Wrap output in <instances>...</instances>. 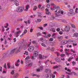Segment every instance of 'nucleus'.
<instances>
[{
    "mask_svg": "<svg viewBox=\"0 0 78 78\" xmlns=\"http://www.w3.org/2000/svg\"><path fill=\"white\" fill-rule=\"evenodd\" d=\"M23 41H21L18 44L19 45H22L23 44Z\"/></svg>",
    "mask_w": 78,
    "mask_h": 78,
    "instance_id": "obj_25",
    "label": "nucleus"
},
{
    "mask_svg": "<svg viewBox=\"0 0 78 78\" xmlns=\"http://www.w3.org/2000/svg\"><path fill=\"white\" fill-rule=\"evenodd\" d=\"M44 9H45V8H44V7L42 6L41 7V10L42 11L43 10H44Z\"/></svg>",
    "mask_w": 78,
    "mask_h": 78,
    "instance_id": "obj_37",
    "label": "nucleus"
},
{
    "mask_svg": "<svg viewBox=\"0 0 78 78\" xmlns=\"http://www.w3.org/2000/svg\"><path fill=\"white\" fill-rule=\"evenodd\" d=\"M22 7H18L17 9V12H21L23 11V8Z\"/></svg>",
    "mask_w": 78,
    "mask_h": 78,
    "instance_id": "obj_4",
    "label": "nucleus"
},
{
    "mask_svg": "<svg viewBox=\"0 0 78 78\" xmlns=\"http://www.w3.org/2000/svg\"><path fill=\"white\" fill-rule=\"evenodd\" d=\"M41 45L42 46H43V47H46V45H45V44H44V43H42L41 44Z\"/></svg>",
    "mask_w": 78,
    "mask_h": 78,
    "instance_id": "obj_41",
    "label": "nucleus"
},
{
    "mask_svg": "<svg viewBox=\"0 0 78 78\" xmlns=\"http://www.w3.org/2000/svg\"><path fill=\"white\" fill-rule=\"evenodd\" d=\"M2 31H5V30H4V27H3V26H2Z\"/></svg>",
    "mask_w": 78,
    "mask_h": 78,
    "instance_id": "obj_60",
    "label": "nucleus"
},
{
    "mask_svg": "<svg viewBox=\"0 0 78 78\" xmlns=\"http://www.w3.org/2000/svg\"><path fill=\"white\" fill-rule=\"evenodd\" d=\"M74 36H75V37H77L78 36V34L77 33H75L74 34Z\"/></svg>",
    "mask_w": 78,
    "mask_h": 78,
    "instance_id": "obj_28",
    "label": "nucleus"
},
{
    "mask_svg": "<svg viewBox=\"0 0 78 78\" xmlns=\"http://www.w3.org/2000/svg\"><path fill=\"white\" fill-rule=\"evenodd\" d=\"M49 41H50L51 42V41H53V38H50L49 40Z\"/></svg>",
    "mask_w": 78,
    "mask_h": 78,
    "instance_id": "obj_46",
    "label": "nucleus"
},
{
    "mask_svg": "<svg viewBox=\"0 0 78 78\" xmlns=\"http://www.w3.org/2000/svg\"><path fill=\"white\" fill-rule=\"evenodd\" d=\"M37 34L38 36H41V34L40 33H37Z\"/></svg>",
    "mask_w": 78,
    "mask_h": 78,
    "instance_id": "obj_40",
    "label": "nucleus"
},
{
    "mask_svg": "<svg viewBox=\"0 0 78 78\" xmlns=\"http://www.w3.org/2000/svg\"><path fill=\"white\" fill-rule=\"evenodd\" d=\"M15 5H16V6H17L19 5V2H18V1H15Z\"/></svg>",
    "mask_w": 78,
    "mask_h": 78,
    "instance_id": "obj_16",
    "label": "nucleus"
},
{
    "mask_svg": "<svg viewBox=\"0 0 78 78\" xmlns=\"http://www.w3.org/2000/svg\"><path fill=\"white\" fill-rule=\"evenodd\" d=\"M36 9H37V7L36 6H34L33 9V10L36 11Z\"/></svg>",
    "mask_w": 78,
    "mask_h": 78,
    "instance_id": "obj_31",
    "label": "nucleus"
},
{
    "mask_svg": "<svg viewBox=\"0 0 78 78\" xmlns=\"http://www.w3.org/2000/svg\"><path fill=\"white\" fill-rule=\"evenodd\" d=\"M16 49L15 48L14 49L11 50L10 51V55H12V54H13L14 53L16 50Z\"/></svg>",
    "mask_w": 78,
    "mask_h": 78,
    "instance_id": "obj_9",
    "label": "nucleus"
},
{
    "mask_svg": "<svg viewBox=\"0 0 78 78\" xmlns=\"http://www.w3.org/2000/svg\"><path fill=\"white\" fill-rule=\"evenodd\" d=\"M78 10V9L76 8V9L75 12L76 13V14L78 13V11H77Z\"/></svg>",
    "mask_w": 78,
    "mask_h": 78,
    "instance_id": "obj_48",
    "label": "nucleus"
},
{
    "mask_svg": "<svg viewBox=\"0 0 78 78\" xmlns=\"http://www.w3.org/2000/svg\"><path fill=\"white\" fill-rule=\"evenodd\" d=\"M4 67L5 69H6V63H5V65H4Z\"/></svg>",
    "mask_w": 78,
    "mask_h": 78,
    "instance_id": "obj_53",
    "label": "nucleus"
},
{
    "mask_svg": "<svg viewBox=\"0 0 78 78\" xmlns=\"http://www.w3.org/2000/svg\"><path fill=\"white\" fill-rule=\"evenodd\" d=\"M10 65V64L9 63H7V66H8V68H9V69L10 68V69H13L14 68V66H10V65Z\"/></svg>",
    "mask_w": 78,
    "mask_h": 78,
    "instance_id": "obj_11",
    "label": "nucleus"
},
{
    "mask_svg": "<svg viewBox=\"0 0 78 78\" xmlns=\"http://www.w3.org/2000/svg\"><path fill=\"white\" fill-rule=\"evenodd\" d=\"M53 7V9H56V5H54Z\"/></svg>",
    "mask_w": 78,
    "mask_h": 78,
    "instance_id": "obj_58",
    "label": "nucleus"
},
{
    "mask_svg": "<svg viewBox=\"0 0 78 78\" xmlns=\"http://www.w3.org/2000/svg\"><path fill=\"white\" fill-rule=\"evenodd\" d=\"M44 38H48V36L47 35H45L44 36Z\"/></svg>",
    "mask_w": 78,
    "mask_h": 78,
    "instance_id": "obj_51",
    "label": "nucleus"
},
{
    "mask_svg": "<svg viewBox=\"0 0 78 78\" xmlns=\"http://www.w3.org/2000/svg\"><path fill=\"white\" fill-rule=\"evenodd\" d=\"M27 32H28V30H27V29H25L24 31L23 34H26V33H27Z\"/></svg>",
    "mask_w": 78,
    "mask_h": 78,
    "instance_id": "obj_26",
    "label": "nucleus"
},
{
    "mask_svg": "<svg viewBox=\"0 0 78 78\" xmlns=\"http://www.w3.org/2000/svg\"><path fill=\"white\" fill-rule=\"evenodd\" d=\"M62 21L63 23H65V22H66V20L64 19H62Z\"/></svg>",
    "mask_w": 78,
    "mask_h": 78,
    "instance_id": "obj_35",
    "label": "nucleus"
},
{
    "mask_svg": "<svg viewBox=\"0 0 78 78\" xmlns=\"http://www.w3.org/2000/svg\"><path fill=\"white\" fill-rule=\"evenodd\" d=\"M60 56H61V57H64V56H65V54H62L60 55Z\"/></svg>",
    "mask_w": 78,
    "mask_h": 78,
    "instance_id": "obj_44",
    "label": "nucleus"
},
{
    "mask_svg": "<svg viewBox=\"0 0 78 78\" xmlns=\"http://www.w3.org/2000/svg\"><path fill=\"white\" fill-rule=\"evenodd\" d=\"M15 34L16 37H18V36H19V34H16V33H15Z\"/></svg>",
    "mask_w": 78,
    "mask_h": 78,
    "instance_id": "obj_54",
    "label": "nucleus"
},
{
    "mask_svg": "<svg viewBox=\"0 0 78 78\" xmlns=\"http://www.w3.org/2000/svg\"><path fill=\"white\" fill-rule=\"evenodd\" d=\"M20 32H21V31L19 30V31H17L16 34H19V33H20Z\"/></svg>",
    "mask_w": 78,
    "mask_h": 78,
    "instance_id": "obj_61",
    "label": "nucleus"
},
{
    "mask_svg": "<svg viewBox=\"0 0 78 78\" xmlns=\"http://www.w3.org/2000/svg\"><path fill=\"white\" fill-rule=\"evenodd\" d=\"M37 76V77H38V78H39V77H40V76L39 75H37V74H33V76Z\"/></svg>",
    "mask_w": 78,
    "mask_h": 78,
    "instance_id": "obj_24",
    "label": "nucleus"
},
{
    "mask_svg": "<svg viewBox=\"0 0 78 78\" xmlns=\"http://www.w3.org/2000/svg\"><path fill=\"white\" fill-rule=\"evenodd\" d=\"M55 77V75H54V74H53L52 75V78H54Z\"/></svg>",
    "mask_w": 78,
    "mask_h": 78,
    "instance_id": "obj_63",
    "label": "nucleus"
},
{
    "mask_svg": "<svg viewBox=\"0 0 78 78\" xmlns=\"http://www.w3.org/2000/svg\"><path fill=\"white\" fill-rule=\"evenodd\" d=\"M29 5H27L26 6V9H25V11H27L28 10V8H29Z\"/></svg>",
    "mask_w": 78,
    "mask_h": 78,
    "instance_id": "obj_21",
    "label": "nucleus"
},
{
    "mask_svg": "<svg viewBox=\"0 0 78 78\" xmlns=\"http://www.w3.org/2000/svg\"><path fill=\"white\" fill-rule=\"evenodd\" d=\"M29 59H30V56L27 57L25 58V64H27V63H29V62H31V60H29Z\"/></svg>",
    "mask_w": 78,
    "mask_h": 78,
    "instance_id": "obj_3",
    "label": "nucleus"
},
{
    "mask_svg": "<svg viewBox=\"0 0 78 78\" xmlns=\"http://www.w3.org/2000/svg\"><path fill=\"white\" fill-rule=\"evenodd\" d=\"M56 43V41H55L52 42V44H55Z\"/></svg>",
    "mask_w": 78,
    "mask_h": 78,
    "instance_id": "obj_57",
    "label": "nucleus"
},
{
    "mask_svg": "<svg viewBox=\"0 0 78 78\" xmlns=\"http://www.w3.org/2000/svg\"><path fill=\"white\" fill-rule=\"evenodd\" d=\"M56 61L57 62L60 63L61 62V59L59 58H57L55 59Z\"/></svg>",
    "mask_w": 78,
    "mask_h": 78,
    "instance_id": "obj_13",
    "label": "nucleus"
},
{
    "mask_svg": "<svg viewBox=\"0 0 78 78\" xmlns=\"http://www.w3.org/2000/svg\"><path fill=\"white\" fill-rule=\"evenodd\" d=\"M46 78H51V72L48 73L46 75Z\"/></svg>",
    "mask_w": 78,
    "mask_h": 78,
    "instance_id": "obj_7",
    "label": "nucleus"
},
{
    "mask_svg": "<svg viewBox=\"0 0 78 78\" xmlns=\"http://www.w3.org/2000/svg\"><path fill=\"white\" fill-rule=\"evenodd\" d=\"M24 55H28V53L27 51H25V53H24Z\"/></svg>",
    "mask_w": 78,
    "mask_h": 78,
    "instance_id": "obj_38",
    "label": "nucleus"
},
{
    "mask_svg": "<svg viewBox=\"0 0 78 78\" xmlns=\"http://www.w3.org/2000/svg\"><path fill=\"white\" fill-rule=\"evenodd\" d=\"M72 63L73 64V66H75V64H76V63L74 61H73V62H72Z\"/></svg>",
    "mask_w": 78,
    "mask_h": 78,
    "instance_id": "obj_45",
    "label": "nucleus"
},
{
    "mask_svg": "<svg viewBox=\"0 0 78 78\" xmlns=\"http://www.w3.org/2000/svg\"><path fill=\"white\" fill-rule=\"evenodd\" d=\"M72 73H73L74 74V75H75V76H77L78 75L76 74V73L73 72Z\"/></svg>",
    "mask_w": 78,
    "mask_h": 78,
    "instance_id": "obj_33",
    "label": "nucleus"
},
{
    "mask_svg": "<svg viewBox=\"0 0 78 78\" xmlns=\"http://www.w3.org/2000/svg\"><path fill=\"white\" fill-rule=\"evenodd\" d=\"M21 47H22V46H20L19 47V48L17 50V51H16V52H15L16 53H19V52H20V48H21Z\"/></svg>",
    "mask_w": 78,
    "mask_h": 78,
    "instance_id": "obj_15",
    "label": "nucleus"
},
{
    "mask_svg": "<svg viewBox=\"0 0 78 78\" xmlns=\"http://www.w3.org/2000/svg\"><path fill=\"white\" fill-rule=\"evenodd\" d=\"M5 43L4 44L6 45V44H7V43H8V41H7L6 40H5Z\"/></svg>",
    "mask_w": 78,
    "mask_h": 78,
    "instance_id": "obj_56",
    "label": "nucleus"
},
{
    "mask_svg": "<svg viewBox=\"0 0 78 78\" xmlns=\"http://www.w3.org/2000/svg\"><path fill=\"white\" fill-rule=\"evenodd\" d=\"M0 72H2V67L0 66Z\"/></svg>",
    "mask_w": 78,
    "mask_h": 78,
    "instance_id": "obj_62",
    "label": "nucleus"
},
{
    "mask_svg": "<svg viewBox=\"0 0 78 78\" xmlns=\"http://www.w3.org/2000/svg\"><path fill=\"white\" fill-rule=\"evenodd\" d=\"M37 22H41V20L40 19H37V21H36V23H37Z\"/></svg>",
    "mask_w": 78,
    "mask_h": 78,
    "instance_id": "obj_29",
    "label": "nucleus"
},
{
    "mask_svg": "<svg viewBox=\"0 0 78 78\" xmlns=\"http://www.w3.org/2000/svg\"><path fill=\"white\" fill-rule=\"evenodd\" d=\"M56 9L57 10L55 11V17H58L59 16H61V14H64V12L62 11V10H59L60 9V8H59V6H57L56 7ZM57 10H59L58 12H57Z\"/></svg>",
    "mask_w": 78,
    "mask_h": 78,
    "instance_id": "obj_1",
    "label": "nucleus"
},
{
    "mask_svg": "<svg viewBox=\"0 0 78 78\" xmlns=\"http://www.w3.org/2000/svg\"><path fill=\"white\" fill-rule=\"evenodd\" d=\"M34 50V48L33 46H30L28 49V51L30 52L33 51Z\"/></svg>",
    "mask_w": 78,
    "mask_h": 78,
    "instance_id": "obj_5",
    "label": "nucleus"
},
{
    "mask_svg": "<svg viewBox=\"0 0 78 78\" xmlns=\"http://www.w3.org/2000/svg\"><path fill=\"white\" fill-rule=\"evenodd\" d=\"M41 71V69L40 68L38 69H37V72H40Z\"/></svg>",
    "mask_w": 78,
    "mask_h": 78,
    "instance_id": "obj_55",
    "label": "nucleus"
},
{
    "mask_svg": "<svg viewBox=\"0 0 78 78\" xmlns=\"http://www.w3.org/2000/svg\"><path fill=\"white\" fill-rule=\"evenodd\" d=\"M49 72V73H50V72H51V70L50 69H46L45 70V72H46V73H47V72Z\"/></svg>",
    "mask_w": 78,
    "mask_h": 78,
    "instance_id": "obj_19",
    "label": "nucleus"
},
{
    "mask_svg": "<svg viewBox=\"0 0 78 78\" xmlns=\"http://www.w3.org/2000/svg\"><path fill=\"white\" fill-rule=\"evenodd\" d=\"M60 28H58L56 29V31H58V32H59V31H60Z\"/></svg>",
    "mask_w": 78,
    "mask_h": 78,
    "instance_id": "obj_47",
    "label": "nucleus"
},
{
    "mask_svg": "<svg viewBox=\"0 0 78 78\" xmlns=\"http://www.w3.org/2000/svg\"><path fill=\"white\" fill-rule=\"evenodd\" d=\"M19 64L17 63H16V66H19Z\"/></svg>",
    "mask_w": 78,
    "mask_h": 78,
    "instance_id": "obj_64",
    "label": "nucleus"
},
{
    "mask_svg": "<svg viewBox=\"0 0 78 78\" xmlns=\"http://www.w3.org/2000/svg\"><path fill=\"white\" fill-rule=\"evenodd\" d=\"M19 76V74L18 73L15 74L14 75L15 78H17Z\"/></svg>",
    "mask_w": 78,
    "mask_h": 78,
    "instance_id": "obj_17",
    "label": "nucleus"
},
{
    "mask_svg": "<svg viewBox=\"0 0 78 78\" xmlns=\"http://www.w3.org/2000/svg\"><path fill=\"white\" fill-rule=\"evenodd\" d=\"M67 43V40H63L62 41H61V45H63L65 44H66Z\"/></svg>",
    "mask_w": 78,
    "mask_h": 78,
    "instance_id": "obj_6",
    "label": "nucleus"
},
{
    "mask_svg": "<svg viewBox=\"0 0 78 78\" xmlns=\"http://www.w3.org/2000/svg\"><path fill=\"white\" fill-rule=\"evenodd\" d=\"M66 74H67L68 75H72L73 74H72V73H69L67 72H66Z\"/></svg>",
    "mask_w": 78,
    "mask_h": 78,
    "instance_id": "obj_27",
    "label": "nucleus"
},
{
    "mask_svg": "<svg viewBox=\"0 0 78 78\" xmlns=\"http://www.w3.org/2000/svg\"><path fill=\"white\" fill-rule=\"evenodd\" d=\"M32 43L33 44H36L37 43H36V41H34L32 42Z\"/></svg>",
    "mask_w": 78,
    "mask_h": 78,
    "instance_id": "obj_39",
    "label": "nucleus"
},
{
    "mask_svg": "<svg viewBox=\"0 0 78 78\" xmlns=\"http://www.w3.org/2000/svg\"><path fill=\"white\" fill-rule=\"evenodd\" d=\"M9 56V54L8 52H6L3 54V56L4 58H6V57H7V56Z\"/></svg>",
    "mask_w": 78,
    "mask_h": 78,
    "instance_id": "obj_12",
    "label": "nucleus"
},
{
    "mask_svg": "<svg viewBox=\"0 0 78 78\" xmlns=\"http://www.w3.org/2000/svg\"><path fill=\"white\" fill-rule=\"evenodd\" d=\"M50 4H48L47 5V7L48 8H50Z\"/></svg>",
    "mask_w": 78,
    "mask_h": 78,
    "instance_id": "obj_36",
    "label": "nucleus"
},
{
    "mask_svg": "<svg viewBox=\"0 0 78 78\" xmlns=\"http://www.w3.org/2000/svg\"><path fill=\"white\" fill-rule=\"evenodd\" d=\"M15 73H14V70H13L11 73L12 75H14Z\"/></svg>",
    "mask_w": 78,
    "mask_h": 78,
    "instance_id": "obj_32",
    "label": "nucleus"
},
{
    "mask_svg": "<svg viewBox=\"0 0 78 78\" xmlns=\"http://www.w3.org/2000/svg\"><path fill=\"white\" fill-rule=\"evenodd\" d=\"M32 66H33V63L31 62L29 63V64L27 65V67H31Z\"/></svg>",
    "mask_w": 78,
    "mask_h": 78,
    "instance_id": "obj_14",
    "label": "nucleus"
},
{
    "mask_svg": "<svg viewBox=\"0 0 78 78\" xmlns=\"http://www.w3.org/2000/svg\"><path fill=\"white\" fill-rule=\"evenodd\" d=\"M33 27H31V29H30V32H31V33H32L33 31Z\"/></svg>",
    "mask_w": 78,
    "mask_h": 78,
    "instance_id": "obj_49",
    "label": "nucleus"
},
{
    "mask_svg": "<svg viewBox=\"0 0 78 78\" xmlns=\"http://www.w3.org/2000/svg\"><path fill=\"white\" fill-rule=\"evenodd\" d=\"M45 11H46V14H47V15H50L51 14V13L50 12H49V10H48V9L47 8L46 9H45Z\"/></svg>",
    "mask_w": 78,
    "mask_h": 78,
    "instance_id": "obj_10",
    "label": "nucleus"
},
{
    "mask_svg": "<svg viewBox=\"0 0 78 78\" xmlns=\"http://www.w3.org/2000/svg\"><path fill=\"white\" fill-rule=\"evenodd\" d=\"M71 25L72 28H75V26L74 25L71 24Z\"/></svg>",
    "mask_w": 78,
    "mask_h": 78,
    "instance_id": "obj_50",
    "label": "nucleus"
},
{
    "mask_svg": "<svg viewBox=\"0 0 78 78\" xmlns=\"http://www.w3.org/2000/svg\"><path fill=\"white\" fill-rule=\"evenodd\" d=\"M63 37L62 36H60L58 37V39H59V41H61Z\"/></svg>",
    "mask_w": 78,
    "mask_h": 78,
    "instance_id": "obj_18",
    "label": "nucleus"
},
{
    "mask_svg": "<svg viewBox=\"0 0 78 78\" xmlns=\"http://www.w3.org/2000/svg\"><path fill=\"white\" fill-rule=\"evenodd\" d=\"M35 47H36V48H38V47H39V44L37 43L35 44Z\"/></svg>",
    "mask_w": 78,
    "mask_h": 78,
    "instance_id": "obj_23",
    "label": "nucleus"
},
{
    "mask_svg": "<svg viewBox=\"0 0 78 78\" xmlns=\"http://www.w3.org/2000/svg\"><path fill=\"white\" fill-rule=\"evenodd\" d=\"M54 50L55 48L53 47L51 49V51H53Z\"/></svg>",
    "mask_w": 78,
    "mask_h": 78,
    "instance_id": "obj_43",
    "label": "nucleus"
},
{
    "mask_svg": "<svg viewBox=\"0 0 78 78\" xmlns=\"http://www.w3.org/2000/svg\"><path fill=\"white\" fill-rule=\"evenodd\" d=\"M39 58H40V59H41V58H42V56L41 55H39Z\"/></svg>",
    "mask_w": 78,
    "mask_h": 78,
    "instance_id": "obj_42",
    "label": "nucleus"
},
{
    "mask_svg": "<svg viewBox=\"0 0 78 78\" xmlns=\"http://www.w3.org/2000/svg\"><path fill=\"white\" fill-rule=\"evenodd\" d=\"M42 15V13L39 12L38 13V17H41V15Z\"/></svg>",
    "mask_w": 78,
    "mask_h": 78,
    "instance_id": "obj_30",
    "label": "nucleus"
},
{
    "mask_svg": "<svg viewBox=\"0 0 78 78\" xmlns=\"http://www.w3.org/2000/svg\"><path fill=\"white\" fill-rule=\"evenodd\" d=\"M40 69L41 70H42V69H43V66H41L40 68Z\"/></svg>",
    "mask_w": 78,
    "mask_h": 78,
    "instance_id": "obj_52",
    "label": "nucleus"
},
{
    "mask_svg": "<svg viewBox=\"0 0 78 78\" xmlns=\"http://www.w3.org/2000/svg\"><path fill=\"white\" fill-rule=\"evenodd\" d=\"M70 27H68L67 26H66V27L65 28L64 30L66 32H69V31H70Z\"/></svg>",
    "mask_w": 78,
    "mask_h": 78,
    "instance_id": "obj_8",
    "label": "nucleus"
},
{
    "mask_svg": "<svg viewBox=\"0 0 78 78\" xmlns=\"http://www.w3.org/2000/svg\"><path fill=\"white\" fill-rule=\"evenodd\" d=\"M68 15L69 16H72V15H73V14H72V12H68Z\"/></svg>",
    "mask_w": 78,
    "mask_h": 78,
    "instance_id": "obj_22",
    "label": "nucleus"
},
{
    "mask_svg": "<svg viewBox=\"0 0 78 78\" xmlns=\"http://www.w3.org/2000/svg\"><path fill=\"white\" fill-rule=\"evenodd\" d=\"M50 31H52V32H55V29L54 28L51 29H50Z\"/></svg>",
    "mask_w": 78,
    "mask_h": 78,
    "instance_id": "obj_20",
    "label": "nucleus"
},
{
    "mask_svg": "<svg viewBox=\"0 0 78 78\" xmlns=\"http://www.w3.org/2000/svg\"><path fill=\"white\" fill-rule=\"evenodd\" d=\"M34 56H32V59L33 60L36 59V58H34L35 56L36 57L37 56H38V55L39 54V53H38L37 51H35L34 52Z\"/></svg>",
    "mask_w": 78,
    "mask_h": 78,
    "instance_id": "obj_2",
    "label": "nucleus"
},
{
    "mask_svg": "<svg viewBox=\"0 0 78 78\" xmlns=\"http://www.w3.org/2000/svg\"><path fill=\"white\" fill-rule=\"evenodd\" d=\"M59 34H62V31H60L59 32Z\"/></svg>",
    "mask_w": 78,
    "mask_h": 78,
    "instance_id": "obj_59",
    "label": "nucleus"
},
{
    "mask_svg": "<svg viewBox=\"0 0 78 78\" xmlns=\"http://www.w3.org/2000/svg\"><path fill=\"white\" fill-rule=\"evenodd\" d=\"M40 41H41V42H43V40H44V38L43 37L41 38L40 39Z\"/></svg>",
    "mask_w": 78,
    "mask_h": 78,
    "instance_id": "obj_34",
    "label": "nucleus"
}]
</instances>
